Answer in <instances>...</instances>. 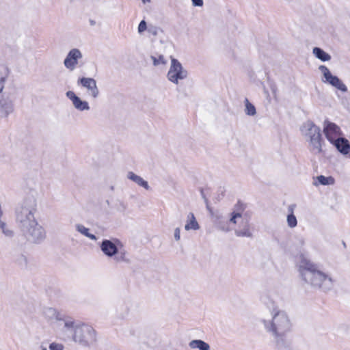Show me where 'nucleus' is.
<instances>
[{
  "label": "nucleus",
  "instance_id": "obj_1",
  "mask_svg": "<svg viewBox=\"0 0 350 350\" xmlns=\"http://www.w3.org/2000/svg\"><path fill=\"white\" fill-rule=\"evenodd\" d=\"M37 203L34 198H26L16 211V219L21 233L29 242L39 243L46 238V230L35 217Z\"/></svg>",
  "mask_w": 350,
  "mask_h": 350
},
{
  "label": "nucleus",
  "instance_id": "obj_2",
  "mask_svg": "<svg viewBox=\"0 0 350 350\" xmlns=\"http://www.w3.org/2000/svg\"><path fill=\"white\" fill-rule=\"evenodd\" d=\"M57 338L64 341L72 338L81 346L90 347L96 342V334L92 326L68 318L65 319L64 325L59 327Z\"/></svg>",
  "mask_w": 350,
  "mask_h": 350
},
{
  "label": "nucleus",
  "instance_id": "obj_3",
  "mask_svg": "<svg viewBox=\"0 0 350 350\" xmlns=\"http://www.w3.org/2000/svg\"><path fill=\"white\" fill-rule=\"evenodd\" d=\"M299 271L303 280L314 287L329 291L333 287L334 280L320 271L317 265L308 260H303L299 265Z\"/></svg>",
  "mask_w": 350,
  "mask_h": 350
},
{
  "label": "nucleus",
  "instance_id": "obj_4",
  "mask_svg": "<svg viewBox=\"0 0 350 350\" xmlns=\"http://www.w3.org/2000/svg\"><path fill=\"white\" fill-rule=\"evenodd\" d=\"M271 319H263L264 326L267 332H270L277 341L282 340L284 337L292 329V323L287 313L274 308L271 312Z\"/></svg>",
  "mask_w": 350,
  "mask_h": 350
},
{
  "label": "nucleus",
  "instance_id": "obj_5",
  "mask_svg": "<svg viewBox=\"0 0 350 350\" xmlns=\"http://www.w3.org/2000/svg\"><path fill=\"white\" fill-rule=\"evenodd\" d=\"M301 135L308 143L310 151L314 154L322 152L323 138L321 129L312 121L305 122L300 129Z\"/></svg>",
  "mask_w": 350,
  "mask_h": 350
},
{
  "label": "nucleus",
  "instance_id": "obj_6",
  "mask_svg": "<svg viewBox=\"0 0 350 350\" xmlns=\"http://www.w3.org/2000/svg\"><path fill=\"white\" fill-rule=\"evenodd\" d=\"M100 250L107 257H115L117 262L126 260V251L122 243L118 239H105L100 244Z\"/></svg>",
  "mask_w": 350,
  "mask_h": 350
},
{
  "label": "nucleus",
  "instance_id": "obj_7",
  "mask_svg": "<svg viewBox=\"0 0 350 350\" xmlns=\"http://www.w3.org/2000/svg\"><path fill=\"white\" fill-rule=\"evenodd\" d=\"M170 59V66L167 74V78L172 83L178 85L180 81L187 78L188 72L178 59L173 57H171Z\"/></svg>",
  "mask_w": 350,
  "mask_h": 350
},
{
  "label": "nucleus",
  "instance_id": "obj_8",
  "mask_svg": "<svg viewBox=\"0 0 350 350\" xmlns=\"http://www.w3.org/2000/svg\"><path fill=\"white\" fill-rule=\"evenodd\" d=\"M319 70L323 75L322 81L323 83H327L343 92L347 91V88L342 81L338 77L332 75L325 66H319Z\"/></svg>",
  "mask_w": 350,
  "mask_h": 350
},
{
  "label": "nucleus",
  "instance_id": "obj_9",
  "mask_svg": "<svg viewBox=\"0 0 350 350\" xmlns=\"http://www.w3.org/2000/svg\"><path fill=\"white\" fill-rule=\"evenodd\" d=\"M43 315L53 325L57 336L59 327L64 325L65 319L68 318V317H64L53 308H46L43 310Z\"/></svg>",
  "mask_w": 350,
  "mask_h": 350
},
{
  "label": "nucleus",
  "instance_id": "obj_10",
  "mask_svg": "<svg viewBox=\"0 0 350 350\" xmlns=\"http://www.w3.org/2000/svg\"><path fill=\"white\" fill-rule=\"evenodd\" d=\"M323 133L327 139L330 143H334L342 137V133L340 127L333 122L325 121L323 124Z\"/></svg>",
  "mask_w": 350,
  "mask_h": 350
},
{
  "label": "nucleus",
  "instance_id": "obj_11",
  "mask_svg": "<svg viewBox=\"0 0 350 350\" xmlns=\"http://www.w3.org/2000/svg\"><path fill=\"white\" fill-rule=\"evenodd\" d=\"M245 220L239 213L233 212L228 221L221 219L217 224L220 230L228 232L234 229L236 225L241 224Z\"/></svg>",
  "mask_w": 350,
  "mask_h": 350
},
{
  "label": "nucleus",
  "instance_id": "obj_12",
  "mask_svg": "<svg viewBox=\"0 0 350 350\" xmlns=\"http://www.w3.org/2000/svg\"><path fill=\"white\" fill-rule=\"evenodd\" d=\"M83 55L81 51L78 49H71L67 54L64 60V66L70 71L74 70L78 63L79 60L82 59Z\"/></svg>",
  "mask_w": 350,
  "mask_h": 350
},
{
  "label": "nucleus",
  "instance_id": "obj_13",
  "mask_svg": "<svg viewBox=\"0 0 350 350\" xmlns=\"http://www.w3.org/2000/svg\"><path fill=\"white\" fill-rule=\"evenodd\" d=\"M77 83L87 90L90 96L96 98L99 95V90L94 79L90 77H81L78 79Z\"/></svg>",
  "mask_w": 350,
  "mask_h": 350
},
{
  "label": "nucleus",
  "instance_id": "obj_14",
  "mask_svg": "<svg viewBox=\"0 0 350 350\" xmlns=\"http://www.w3.org/2000/svg\"><path fill=\"white\" fill-rule=\"evenodd\" d=\"M66 96L72 101L74 107L79 111H86L90 109L89 104L87 101L82 100L72 91H68Z\"/></svg>",
  "mask_w": 350,
  "mask_h": 350
},
{
  "label": "nucleus",
  "instance_id": "obj_15",
  "mask_svg": "<svg viewBox=\"0 0 350 350\" xmlns=\"http://www.w3.org/2000/svg\"><path fill=\"white\" fill-rule=\"evenodd\" d=\"M14 111L13 101L7 98L0 100V117L6 118Z\"/></svg>",
  "mask_w": 350,
  "mask_h": 350
},
{
  "label": "nucleus",
  "instance_id": "obj_16",
  "mask_svg": "<svg viewBox=\"0 0 350 350\" xmlns=\"http://www.w3.org/2000/svg\"><path fill=\"white\" fill-rule=\"evenodd\" d=\"M332 144L344 155H347L350 152V143L344 137L338 139V140L332 143Z\"/></svg>",
  "mask_w": 350,
  "mask_h": 350
},
{
  "label": "nucleus",
  "instance_id": "obj_17",
  "mask_svg": "<svg viewBox=\"0 0 350 350\" xmlns=\"http://www.w3.org/2000/svg\"><path fill=\"white\" fill-rule=\"evenodd\" d=\"M126 177L128 179L134 182L138 186L143 187L146 190L150 189V186H149L148 182L146 180H145L142 177L137 175L134 172H129L127 173Z\"/></svg>",
  "mask_w": 350,
  "mask_h": 350
},
{
  "label": "nucleus",
  "instance_id": "obj_18",
  "mask_svg": "<svg viewBox=\"0 0 350 350\" xmlns=\"http://www.w3.org/2000/svg\"><path fill=\"white\" fill-rule=\"evenodd\" d=\"M335 183V179L331 176H325L320 175L314 178L313 185L318 187L319 185H333Z\"/></svg>",
  "mask_w": 350,
  "mask_h": 350
},
{
  "label": "nucleus",
  "instance_id": "obj_19",
  "mask_svg": "<svg viewBox=\"0 0 350 350\" xmlns=\"http://www.w3.org/2000/svg\"><path fill=\"white\" fill-rule=\"evenodd\" d=\"M200 228L196 218L193 213H189L187 217L186 224L185 225V229L187 231L193 230H198Z\"/></svg>",
  "mask_w": 350,
  "mask_h": 350
},
{
  "label": "nucleus",
  "instance_id": "obj_20",
  "mask_svg": "<svg viewBox=\"0 0 350 350\" xmlns=\"http://www.w3.org/2000/svg\"><path fill=\"white\" fill-rule=\"evenodd\" d=\"M10 71L8 67L0 64V94L3 92L5 84L9 77Z\"/></svg>",
  "mask_w": 350,
  "mask_h": 350
},
{
  "label": "nucleus",
  "instance_id": "obj_21",
  "mask_svg": "<svg viewBox=\"0 0 350 350\" xmlns=\"http://www.w3.org/2000/svg\"><path fill=\"white\" fill-rule=\"evenodd\" d=\"M189 347L192 349L209 350L210 345L202 340H193L189 342Z\"/></svg>",
  "mask_w": 350,
  "mask_h": 350
},
{
  "label": "nucleus",
  "instance_id": "obj_22",
  "mask_svg": "<svg viewBox=\"0 0 350 350\" xmlns=\"http://www.w3.org/2000/svg\"><path fill=\"white\" fill-rule=\"evenodd\" d=\"M295 205L291 204L288 207L287 224L290 228H295L297 224V218L294 215Z\"/></svg>",
  "mask_w": 350,
  "mask_h": 350
},
{
  "label": "nucleus",
  "instance_id": "obj_23",
  "mask_svg": "<svg viewBox=\"0 0 350 350\" xmlns=\"http://www.w3.org/2000/svg\"><path fill=\"white\" fill-rule=\"evenodd\" d=\"M241 224L243 225V228L236 229L235 234L239 237H252V232L247 220L244 221Z\"/></svg>",
  "mask_w": 350,
  "mask_h": 350
},
{
  "label": "nucleus",
  "instance_id": "obj_24",
  "mask_svg": "<svg viewBox=\"0 0 350 350\" xmlns=\"http://www.w3.org/2000/svg\"><path fill=\"white\" fill-rule=\"evenodd\" d=\"M313 55L323 62L329 61L331 55L319 47H314L312 50Z\"/></svg>",
  "mask_w": 350,
  "mask_h": 350
},
{
  "label": "nucleus",
  "instance_id": "obj_25",
  "mask_svg": "<svg viewBox=\"0 0 350 350\" xmlns=\"http://www.w3.org/2000/svg\"><path fill=\"white\" fill-rule=\"evenodd\" d=\"M76 230L81 234L90 238L92 240L96 241L97 239L95 235H94L93 234H90L89 232V230H90L89 228L85 227L84 226H83L81 224H77L76 226Z\"/></svg>",
  "mask_w": 350,
  "mask_h": 350
},
{
  "label": "nucleus",
  "instance_id": "obj_26",
  "mask_svg": "<svg viewBox=\"0 0 350 350\" xmlns=\"http://www.w3.org/2000/svg\"><path fill=\"white\" fill-rule=\"evenodd\" d=\"M245 113L249 116H254L256 114L255 107L247 99H245Z\"/></svg>",
  "mask_w": 350,
  "mask_h": 350
},
{
  "label": "nucleus",
  "instance_id": "obj_27",
  "mask_svg": "<svg viewBox=\"0 0 350 350\" xmlns=\"http://www.w3.org/2000/svg\"><path fill=\"white\" fill-rule=\"evenodd\" d=\"M151 59L153 62L154 66H159L160 64L165 65L166 64V61L164 59L163 55H160L158 58L154 56H151Z\"/></svg>",
  "mask_w": 350,
  "mask_h": 350
},
{
  "label": "nucleus",
  "instance_id": "obj_28",
  "mask_svg": "<svg viewBox=\"0 0 350 350\" xmlns=\"http://www.w3.org/2000/svg\"><path fill=\"white\" fill-rule=\"evenodd\" d=\"M64 347L62 344L55 342H51L49 345V350H64Z\"/></svg>",
  "mask_w": 350,
  "mask_h": 350
},
{
  "label": "nucleus",
  "instance_id": "obj_29",
  "mask_svg": "<svg viewBox=\"0 0 350 350\" xmlns=\"http://www.w3.org/2000/svg\"><path fill=\"white\" fill-rule=\"evenodd\" d=\"M15 260L19 265L25 266L27 265V258L23 254L20 255Z\"/></svg>",
  "mask_w": 350,
  "mask_h": 350
},
{
  "label": "nucleus",
  "instance_id": "obj_30",
  "mask_svg": "<svg viewBox=\"0 0 350 350\" xmlns=\"http://www.w3.org/2000/svg\"><path fill=\"white\" fill-rule=\"evenodd\" d=\"M147 29V24H146V22L145 21H142L139 25H138V28H137V30H138V33H142L144 31H145Z\"/></svg>",
  "mask_w": 350,
  "mask_h": 350
},
{
  "label": "nucleus",
  "instance_id": "obj_31",
  "mask_svg": "<svg viewBox=\"0 0 350 350\" xmlns=\"http://www.w3.org/2000/svg\"><path fill=\"white\" fill-rule=\"evenodd\" d=\"M6 225L5 226V227H0L2 230H3V232L8 237H11L12 236L13 234V232L12 230H10V229H6Z\"/></svg>",
  "mask_w": 350,
  "mask_h": 350
},
{
  "label": "nucleus",
  "instance_id": "obj_32",
  "mask_svg": "<svg viewBox=\"0 0 350 350\" xmlns=\"http://www.w3.org/2000/svg\"><path fill=\"white\" fill-rule=\"evenodd\" d=\"M192 4L196 7H202L204 5L203 0H191Z\"/></svg>",
  "mask_w": 350,
  "mask_h": 350
},
{
  "label": "nucleus",
  "instance_id": "obj_33",
  "mask_svg": "<svg viewBox=\"0 0 350 350\" xmlns=\"http://www.w3.org/2000/svg\"><path fill=\"white\" fill-rule=\"evenodd\" d=\"M174 238L176 241H179L180 239V230L179 228H176L174 230Z\"/></svg>",
  "mask_w": 350,
  "mask_h": 350
},
{
  "label": "nucleus",
  "instance_id": "obj_34",
  "mask_svg": "<svg viewBox=\"0 0 350 350\" xmlns=\"http://www.w3.org/2000/svg\"><path fill=\"white\" fill-rule=\"evenodd\" d=\"M150 31H151L152 33V34L154 35H156L157 34V31L156 30H154V31H151L150 29H149Z\"/></svg>",
  "mask_w": 350,
  "mask_h": 350
},
{
  "label": "nucleus",
  "instance_id": "obj_35",
  "mask_svg": "<svg viewBox=\"0 0 350 350\" xmlns=\"http://www.w3.org/2000/svg\"><path fill=\"white\" fill-rule=\"evenodd\" d=\"M143 3H146V2H150V0H142Z\"/></svg>",
  "mask_w": 350,
  "mask_h": 350
},
{
  "label": "nucleus",
  "instance_id": "obj_36",
  "mask_svg": "<svg viewBox=\"0 0 350 350\" xmlns=\"http://www.w3.org/2000/svg\"><path fill=\"white\" fill-rule=\"evenodd\" d=\"M41 350H47V349L45 347L42 346Z\"/></svg>",
  "mask_w": 350,
  "mask_h": 350
}]
</instances>
